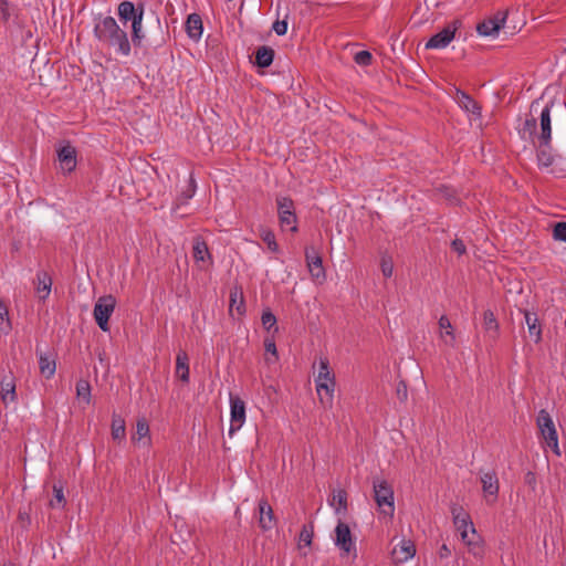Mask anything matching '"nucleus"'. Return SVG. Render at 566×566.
<instances>
[{"label":"nucleus","instance_id":"42","mask_svg":"<svg viewBox=\"0 0 566 566\" xmlns=\"http://www.w3.org/2000/svg\"><path fill=\"white\" fill-rule=\"evenodd\" d=\"M261 239L268 245V249L272 252L279 251V244L276 243L275 235L271 230L263 229L261 231Z\"/></svg>","mask_w":566,"mask_h":566},{"label":"nucleus","instance_id":"6","mask_svg":"<svg viewBox=\"0 0 566 566\" xmlns=\"http://www.w3.org/2000/svg\"><path fill=\"white\" fill-rule=\"evenodd\" d=\"M116 306V298L113 295L101 296L95 305L93 315L96 324L103 332L109 331L108 319L113 314Z\"/></svg>","mask_w":566,"mask_h":566},{"label":"nucleus","instance_id":"16","mask_svg":"<svg viewBox=\"0 0 566 566\" xmlns=\"http://www.w3.org/2000/svg\"><path fill=\"white\" fill-rule=\"evenodd\" d=\"M453 99L468 114H471L475 117L481 116V106L464 91L460 88H454Z\"/></svg>","mask_w":566,"mask_h":566},{"label":"nucleus","instance_id":"13","mask_svg":"<svg viewBox=\"0 0 566 566\" xmlns=\"http://www.w3.org/2000/svg\"><path fill=\"white\" fill-rule=\"evenodd\" d=\"M192 258L200 269H203L206 263L212 264L213 262L207 242L199 235L193 238Z\"/></svg>","mask_w":566,"mask_h":566},{"label":"nucleus","instance_id":"34","mask_svg":"<svg viewBox=\"0 0 566 566\" xmlns=\"http://www.w3.org/2000/svg\"><path fill=\"white\" fill-rule=\"evenodd\" d=\"M125 436H126L125 420L118 415H113V418H112V437H113V439L122 441L125 439Z\"/></svg>","mask_w":566,"mask_h":566},{"label":"nucleus","instance_id":"32","mask_svg":"<svg viewBox=\"0 0 566 566\" xmlns=\"http://www.w3.org/2000/svg\"><path fill=\"white\" fill-rule=\"evenodd\" d=\"M274 59V50L270 46H260L255 52V64L259 67H269Z\"/></svg>","mask_w":566,"mask_h":566},{"label":"nucleus","instance_id":"48","mask_svg":"<svg viewBox=\"0 0 566 566\" xmlns=\"http://www.w3.org/2000/svg\"><path fill=\"white\" fill-rule=\"evenodd\" d=\"M334 376L329 370L328 361L326 359H322L319 361L318 375L317 378L325 379V377Z\"/></svg>","mask_w":566,"mask_h":566},{"label":"nucleus","instance_id":"22","mask_svg":"<svg viewBox=\"0 0 566 566\" xmlns=\"http://www.w3.org/2000/svg\"><path fill=\"white\" fill-rule=\"evenodd\" d=\"M438 324L440 328V338L444 345L452 348L455 347V334L450 319L446 315H442L439 318Z\"/></svg>","mask_w":566,"mask_h":566},{"label":"nucleus","instance_id":"29","mask_svg":"<svg viewBox=\"0 0 566 566\" xmlns=\"http://www.w3.org/2000/svg\"><path fill=\"white\" fill-rule=\"evenodd\" d=\"M331 506L334 507L337 515H344L347 512V493L345 490L338 489L333 492L329 500Z\"/></svg>","mask_w":566,"mask_h":566},{"label":"nucleus","instance_id":"27","mask_svg":"<svg viewBox=\"0 0 566 566\" xmlns=\"http://www.w3.org/2000/svg\"><path fill=\"white\" fill-rule=\"evenodd\" d=\"M52 287V277L50 274L45 271H39L36 273V293L40 297V300L45 301L50 293Z\"/></svg>","mask_w":566,"mask_h":566},{"label":"nucleus","instance_id":"5","mask_svg":"<svg viewBox=\"0 0 566 566\" xmlns=\"http://www.w3.org/2000/svg\"><path fill=\"white\" fill-rule=\"evenodd\" d=\"M536 423L538 427V430L545 440V443L548 448H551L554 453L557 455L559 454V448H558V434L557 430L555 428L554 421L551 417V415L545 410H539L536 419Z\"/></svg>","mask_w":566,"mask_h":566},{"label":"nucleus","instance_id":"54","mask_svg":"<svg viewBox=\"0 0 566 566\" xmlns=\"http://www.w3.org/2000/svg\"><path fill=\"white\" fill-rule=\"evenodd\" d=\"M3 566H15V565L12 563H6V564H3Z\"/></svg>","mask_w":566,"mask_h":566},{"label":"nucleus","instance_id":"9","mask_svg":"<svg viewBox=\"0 0 566 566\" xmlns=\"http://www.w3.org/2000/svg\"><path fill=\"white\" fill-rule=\"evenodd\" d=\"M461 22L455 20L449 23L446 28H443L440 32L432 35L429 41L426 43V49H444L450 42L454 39L455 32L459 29Z\"/></svg>","mask_w":566,"mask_h":566},{"label":"nucleus","instance_id":"31","mask_svg":"<svg viewBox=\"0 0 566 566\" xmlns=\"http://www.w3.org/2000/svg\"><path fill=\"white\" fill-rule=\"evenodd\" d=\"M138 10L139 6L135 7V4L130 1H123L118 4L117 8L118 17L124 23H127L128 21L132 22L134 18H137Z\"/></svg>","mask_w":566,"mask_h":566},{"label":"nucleus","instance_id":"17","mask_svg":"<svg viewBox=\"0 0 566 566\" xmlns=\"http://www.w3.org/2000/svg\"><path fill=\"white\" fill-rule=\"evenodd\" d=\"M416 554V547L411 541L402 539L397 544L392 552V558L396 563L402 564L411 559Z\"/></svg>","mask_w":566,"mask_h":566},{"label":"nucleus","instance_id":"7","mask_svg":"<svg viewBox=\"0 0 566 566\" xmlns=\"http://www.w3.org/2000/svg\"><path fill=\"white\" fill-rule=\"evenodd\" d=\"M279 220L282 229H289L292 232L297 231V218L295 214L294 202L289 197L276 198Z\"/></svg>","mask_w":566,"mask_h":566},{"label":"nucleus","instance_id":"43","mask_svg":"<svg viewBox=\"0 0 566 566\" xmlns=\"http://www.w3.org/2000/svg\"><path fill=\"white\" fill-rule=\"evenodd\" d=\"M262 325L266 331H271L274 328V332H277L276 327V317L271 311H264L261 316Z\"/></svg>","mask_w":566,"mask_h":566},{"label":"nucleus","instance_id":"45","mask_svg":"<svg viewBox=\"0 0 566 566\" xmlns=\"http://www.w3.org/2000/svg\"><path fill=\"white\" fill-rule=\"evenodd\" d=\"M371 53L368 52V51H359L355 54V62L358 64V65H369L371 63Z\"/></svg>","mask_w":566,"mask_h":566},{"label":"nucleus","instance_id":"37","mask_svg":"<svg viewBox=\"0 0 566 566\" xmlns=\"http://www.w3.org/2000/svg\"><path fill=\"white\" fill-rule=\"evenodd\" d=\"M66 501L64 497V486L61 482L53 484V499L50 501L51 507H64Z\"/></svg>","mask_w":566,"mask_h":566},{"label":"nucleus","instance_id":"10","mask_svg":"<svg viewBox=\"0 0 566 566\" xmlns=\"http://www.w3.org/2000/svg\"><path fill=\"white\" fill-rule=\"evenodd\" d=\"M245 422V403L237 397L230 396V428L229 436L232 437Z\"/></svg>","mask_w":566,"mask_h":566},{"label":"nucleus","instance_id":"8","mask_svg":"<svg viewBox=\"0 0 566 566\" xmlns=\"http://www.w3.org/2000/svg\"><path fill=\"white\" fill-rule=\"evenodd\" d=\"M334 544L343 554L356 557L357 551L355 541L352 536L349 526L343 521H339L335 527Z\"/></svg>","mask_w":566,"mask_h":566},{"label":"nucleus","instance_id":"26","mask_svg":"<svg viewBox=\"0 0 566 566\" xmlns=\"http://www.w3.org/2000/svg\"><path fill=\"white\" fill-rule=\"evenodd\" d=\"M524 318L530 337L534 340V343H539L542 339V326L538 323L537 315L535 313L525 311Z\"/></svg>","mask_w":566,"mask_h":566},{"label":"nucleus","instance_id":"25","mask_svg":"<svg viewBox=\"0 0 566 566\" xmlns=\"http://www.w3.org/2000/svg\"><path fill=\"white\" fill-rule=\"evenodd\" d=\"M0 396L4 405L17 400L15 382L12 376L4 377L0 381Z\"/></svg>","mask_w":566,"mask_h":566},{"label":"nucleus","instance_id":"3","mask_svg":"<svg viewBox=\"0 0 566 566\" xmlns=\"http://www.w3.org/2000/svg\"><path fill=\"white\" fill-rule=\"evenodd\" d=\"M373 491L380 514L392 518L395 514V494L392 486L385 479L374 478Z\"/></svg>","mask_w":566,"mask_h":566},{"label":"nucleus","instance_id":"14","mask_svg":"<svg viewBox=\"0 0 566 566\" xmlns=\"http://www.w3.org/2000/svg\"><path fill=\"white\" fill-rule=\"evenodd\" d=\"M505 14L497 13L494 18L486 19L476 25V32L481 36H496L500 29L504 27Z\"/></svg>","mask_w":566,"mask_h":566},{"label":"nucleus","instance_id":"15","mask_svg":"<svg viewBox=\"0 0 566 566\" xmlns=\"http://www.w3.org/2000/svg\"><path fill=\"white\" fill-rule=\"evenodd\" d=\"M57 159L60 168L63 172L70 174L76 167V150L70 145L65 144L57 150Z\"/></svg>","mask_w":566,"mask_h":566},{"label":"nucleus","instance_id":"35","mask_svg":"<svg viewBox=\"0 0 566 566\" xmlns=\"http://www.w3.org/2000/svg\"><path fill=\"white\" fill-rule=\"evenodd\" d=\"M483 326L484 329L490 333L491 337L495 338L497 336L499 323L491 310H486L483 313Z\"/></svg>","mask_w":566,"mask_h":566},{"label":"nucleus","instance_id":"21","mask_svg":"<svg viewBox=\"0 0 566 566\" xmlns=\"http://www.w3.org/2000/svg\"><path fill=\"white\" fill-rule=\"evenodd\" d=\"M134 443H139L148 447L150 444L149 424L146 418H139L136 422V432L132 436Z\"/></svg>","mask_w":566,"mask_h":566},{"label":"nucleus","instance_id":"46","mask_svg":"<svg viewBox=\"0 0 566 566\" xmlns=\"http://www.w3.org/2000/svg\"><path fill=\"white\" fill-rule=\"evenodd\" d=\"M396 396L401 402H405L408 399V388L405 381L400 380L396 385Z\"/></svg>","mask_w":566,"mask_h":566},{"label":"nucleus","instance_id":"38","mask_svg":"<svg viewBox=\"0 0 566 566\" xmlns=\"http://www.w3.org/2000/svg\"><path fill=\"white\" fill-rule=\"evenodd\" d=\"M76 396L87 405L91 402V386L87 380L80 379L76 382Z\"/></svg>","mask_w":566,"mask_h":566},{"label":"nucleus","instance_id":"41","mask_svg":"<svg viewBox=\"0 0 566 566\" xmlns=\"http://www.w3.org/2000/svg\"><path fill=\"white\" fill-rule=\"evenodd\" d=\"M313 526L312 525H304L301 530L300 536H298V546L300 548L302 545L304 546H311L312 539H313Z\"/></svg>","mask_w":566,"mask_h":566},{"label":"nucleus","instance_id":"11","mask_svg":"<svg viewBox=\"0 0 566 566\" xmlns=\"http://www.w3.org/2000/svg\"><path fill=\"white\" fill-rule=\"evenodd\" d=\"M316 392L324 408H332L335 391V377H325V379H315Z\"/></svg>","mask_w":566,"mask_h":566},{"label":"nucleus","instance_id":"23","mask_svg":"<svg viewBox=\"0 0 566 566\" xmlns=\"http://www.w3.org/2000/svg\"><path fill=\"white\" fill-rule=\"evenodd\" d=\"M176 377L188 384L190 378L189 357L185 350H179L176 357Z\"/></svg>","mask_w":566,"mask_h":566},{"label":"nucleus","instance_id":"28","mask_svg":"<svg viewBox=\"0 0 566 566\" xmlns=\"http://www.w3.org/2000/svg\"><path fill=\"white\" fill-rule=\"evenodd\" d=\"M39 368L40 373L46 379L53 377L56 370V364L53 356L51 354L39 353Z\"/></svg>","mask_w":566,"mask_h":566},{"label":"nucleus","instance_id":"4","mask_svg":"<svg viewBox=\"0 0 566 566\" xmlns=\"http://www.w3.org/2000/svg\"><path fill=\"white\" fill-rule=\"evenodd\" d=\"M451 513L453 516V523L457 530L460 532L462 541L465 545L469 546L470 552H472L474 555H478L476 549L480 547L478 542L474 541L476 532L469 514L459 505L452 506Z\"/></svg>","mask_w":566,"mask_h":566},{"label":"nucleus","instance_id":"39","mask_svg":"<svg viewBox=\"0 0 566 566\" xmlns=\"http://www.w3.org/2000/svg\"><path fill=\"white\" fill-rule=\"evenodd\" d=\"M234 307L239 314H242L244 311L242 293L238 290L231 291L230 293V311Z\"/></svg>","mask_w":566,"mask_h":566},{"label":"nucleus","instance_id":"24","mask_svg":"<svg viewBox=\"0 0 566 566\" xmlns=\"http://www.w3.org/2000/svg\"><path fill=\"white\" fill-rule=\"evenodd\" d=\"M144 6L139 4L137 18L132 21V42L135 46H142L145 39L143 31Z\"/></svg>","mask_w":566,"mask_h":566},{"label":"nucleus","instance_id":"19","mask_svg":"<svg viewBox=\"0 0 566 566\" xmlns=\"http://www.w3.org/2000/svg\"><path fill=\"white\" fill-rule=\"evenodd\" d=\"M185 29L187 35L195 42L201 39L203 32L202 19L198 13H191L188 15Z\"/></svg>","mask_w":566,"mask_h":566},{"label":"nucleus","instance_id":"44","mask_svg":"<svg viewBox=\"0 0 566 566\" xmlns=\"http://www.w3.org/2000/svg\"><path fill=\"white\" fill-rule=\"evenodd\" d=\"M553 238L556 241L566 242V222H557L553 228Z\"/></svg>","mask_w":566,"mask_h":566},{"label":"nucleus","instance_id":"52","mask_svg":"<svg viewBox=\"0 0 566 566\" xmlns=\"http://www.w3.org/2000/svg\"><path fill=\"white\" fill-rule=\"evenodd\" d=\"M6 6H7V1L6 0H0V7H1V10L3 12V17L7 18L9 14L7 13L6 11Z\"/></svg>","mask_w":566,"mask_h":566},{"label":"nucleus","instance_id":"2","mask_svg":"<svg viewBox=\"0 0 566 566\" xmlns=\"http://www.w3.org/2000/svg\"><path fill=\"white\" fill-rule=\"evenodd\" d=\"M94 36L103 44L114 48L115 52L128 56L132 51L127 32L123 30L113 17H104L94 25Z\"/></svg>","mask_w":566,"mask_h":566},{"label":"nucleus","instance_id":"30","mask_svg":"<svg viewBox=\"0 0 566 566\" xmlns=\"http://www.w3.org/2000/svg\"><path fill=\"white\" fill-rule=\"evenodd\" d=\"M537 146V164L539 167L547 168L554 163V155L552 153L551 144L542 145L541 142L534 143Z\"/></svg>","mask_w":566,"mask_h":566},{"label":"nucleus","instance_id":"47","mask_svg":"<svg viewBox=\"0 0 566 566\" xmlns=\"http://www.w3.org/2000/svg\"><path fill=\"white\" fill-rule=\"evenodd\" d=\"M381 272L385 277H390L394 273V264L389 258L381 259Z\"/></svg>","mask_w":566,"mask_h":566},{"label":"nucleus","instance_id":"53","mask_svg":"<svg viewBox=\"0 0 566 566\" xmlns=\"http://www.w3.org/2000/svg\"><path fill=\"white\" fill-rule=\"evenodd\" d=\"M538 106H539V102H538V101H534V102L531 104V113L537 112Z\"/></svg>","mask_w":566,"mask_h":566},{"label":"nucleus","instance_id":"51","mask_svg":"<svg viewBox=\"0 0 566 566\" xmlns=\"http://www.w3.org/2000/svg\"><path fill=\"white\" fill-rule=\"evenodd\" d=\"M450 555H451V551H450V548H449L446 544H443V545L440 547V549H439V556H440L441 558H447V557H449Z\"/></svg>","mask_w":566,"mask_h":566},{"label":"nucleus","instance_id":"12","mask_svg":"<svg viewBox=\"0 0 566 566\" xmlns=\"http://www.w3.org/2000/svg\"><path fill=\"white\" fill-rule=\"evenodd\" d=\"M305 260L312 279L323 283L326 280V273L318 253L313 248H307L305 250Z\"/></svg>","mask_w":566,"mask_h":566},{"label":"nucleus","instance_id":"50","mask_svg":"<svg viewBox=\"0 0 566 566\" xmlns=\"http://www.w3.org/2000/svg\"><path fill=\"white\" fill-rule=\"evenodd\" d=\"M273 30L277 35H284L287 32L286 21H276L273 24Z\"/></svg>","mask_w":566,"mask_h":566},{"label":"nucleus","instance_id":"40","mask_svg":"<svg viewBox=\"0 0 566 566\" xmlns=\"http://www.w3.org/2000/svg\"><path fill=\"white\" fill-rule=\"evenodd\" d=\"M264 348H265V352L271 355L270 357L265 358L266 363L272 364V363L277 361L279 355H277L276 345H275V342L273 338L264 339Z\"/></svg>","mask_w":566,"mask_h":566},{"label":"nucleus","instance_id":"18","mask_svg":"<svg viewBox=\"0 0 566 566\" xmlns=\"http://www.w3.org/2000/svg\"><path fill=\"white\" fill-rule=\"evenodd\" d=\"M259 525L263 531L272 530L275 525L274 513L266 500L259 502Z\"/></svg>","mask_w":566,"mask_h":566},{"label":"nucleus","instance_id":"1","mask_svg":"<svg viewBox=\"0 0 566 566\" xmlns=\"http://www.w3.org/2000/svg\"><path fill=\"white\" fill-rule=\"evenodd\" d=\"M556 113H566V107L562 103L551 102L545 105L539 112V132H537V118L531 117L526 118L522 128L520 129V135L522 139L531 140L535 143V140L541 142L542 145H548L552 140V119L553 114Z\"/></svg>","mask_w":566,"mask_h":566},{"label":"nucleus","instance_id":"49","mask_svg":"<svg viewBox=\"0 0 566 566\" xmlns=\"http://www.w3.org/2000/svg\"><path fill=\"white\" fill-rule=\"evenodd\" d=\"M452 250L457 252L459 255H462L465 253L467 249L462 240L454 239L451 243Z\"/></svg>","mask_w":566,"mask_h":566},{"label":"nucleus","instance_id":"20","mask_svg":"<svg viewBox=\"0 0 566 566\" xmlns=\"http://www.w3.org/2000/svg\"><path fill=\"white\" fill-rule=\"evenodd\" d=\"M482 490L485 496H493L499 493V479L494 471H488L481 475Z\"/></svg>","mask_w":566,"mask_h":566},{"label":"nucleus","instance_id":"33","mask_svg":"<svg viewBox=\"0 0 566 566\" xmlns=\"http://www.w3.org/2000/svg\"><path fill=\"white\" fill-rule=\"evenodd\" d=\"M196 193V182L192 177H190L187 188L181 192V195L176 199V203L174 210H178L181 207L188 205L189 200Z\"/></svg>","mask_w":566,"mask_h":566},{"label":"nucleus","instance_id":"36","mask_svg":"<svg viewBox=\"0 0 566 566\" xmlns=\"http://www.w3.org/2000/svg\"><path fill=\"white\" fill-rule=\"evenodd\" d=\"M12 328L7 304L0 300V333L7 335Z\"/></svg>","mask_w":566,"mask_h":566}]
</instances>
